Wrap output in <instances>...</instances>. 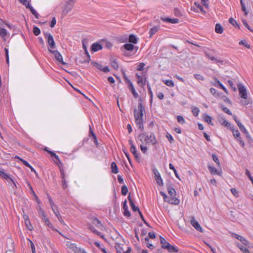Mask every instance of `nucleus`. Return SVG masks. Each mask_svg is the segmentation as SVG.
<instances>
[{"label":"nucleus","mask_w":253,"mask_h":253,"mask_svg":"<svg viewBox=\"0 0 253 253\" xmlns=\"http://www.w3.org/2000/svg\"><path fill=\"white\" fill-rule=\"evenodd\" d=\"M145 108L141 102H138L137 109H135L134 110L135 122L137 127L140 129L141 131L144 129V122L142 117Z\"/></svg>","instance_id":"1"},{"label":"nucleus","mask_w":253,"mask_h":253,"mask_svg":"<svg viewBox=\"0 0 253 253\" xmlns=\"http://www.w3.org/2000/svg\"><path fill=\"white\" fill-rule=\"evenodd\" d=\"M138 138L142 144L154 145L157 143L156 136L153 132L149 135L146 132L141 133L138 135Z\"/></svg>","instance_id":"2"},{"label":"nucleus","mask_w":253,"mask_h":253,"mask_svg":"<svg viewBox=\"0 0 253 253\" xmlns=\"http://www.w3.org/2000/svg\"><path fill=\"white\" fill-rule=\"evenodd\" d=\"M239 94L242 98L245 99L244 101H242V104L246 106L250 103L249 101L247 99L248 94L247 90L245 86L240 84L238 85Z\"/></svg>","instance_id":"3"},{"label":"nucleus","mask_w":253,"mask_h":253,"mask_svg":"<svg viewBox=\"0 0 253 253\" xmlns=\"http://www.w3.org/2000/svg\"><path fill=\"white\" fill-rule=\"evenodd\" d=\"M48 51L54 54L56 60L62 65H66L67 63L63 61V57L61 53L57 50H52L48 48Z\"/></svg>","instance_id":"4"},{"label":"nucleus","mask_w":253,"mask_h":253,"mask_svg":"<svg viewBox=\"0 0 253 253\" xmlns=\"http://www.w3.org/2000/svg\"><path fill=\"white\" fill-rule=\"evenodd\" d=\"M45 37L47 39V43L51 48H54L55 47V43L52 36L48 33L44 34Z\"/></svg>","instance_id":"5"},{"label":"nucleus","mask_w":253,"mask_h":253,"mask_svg":"<svg viewBox=\"0 0 253 253\" xmlns=\"http://www.w3.org/2000/svg\"><path fill=\"white\" fill-rule=\"evenodd\" d=\"M92 64L97 69L104 73H108L110 71V69L107 66H103L102 64L96 62H92Z\"/></svg>","instance_id":"6"},{"label":"nucleus","mask_w":253,"mask_h":253,"mask_svg":"<svg viewBox=\"0 0 253 253\" xmlns=\"http://www.w3.org/2000/svg\"><path fill=\"white\" fill-rule=\"evenodd\" d=\"M128 144L130 146V151L131 153L134 155L136 159H139V156L138 154L137 153V151L136 147L133 144V142L132 140H128Z\"/></svg>","instance_id":"7"},{"label":"nucleus","mask_w":253,"mask_h":253,"mask_svg":"<svg viewBox=\"0 0 253 253\" xmlns=\"http://www.w3.org/2000/svg\"><path fill=\"white\" fill-rule=\"evenodd\" d=\"M66 246L67 248L72 251L75 253L76 251L77 250L79 247H77V245L75 243H73L70 241H67L66 242Z\"/></svg>","instance_id":"8"},{"label":"nucleus","mask_w":253,"mask_h":253,"mask_svg":"<svg viewBox=\"0 0 253 253\" xmlns=\"http://www.w3.org/2000/svg\"><path fill=\"white\" fill-rule=\"evenodd\" d=\"M191 225L198 231L203 232V229L200 226V224L197 221L194 217L191 220Z\"/></svg>","instance_id":"9"},{"label":"nucleus","mask_w":253,"mask_h":253,"mask_svg":"<svg viewBox=\"0 0 253 253\" xmlns=\"http://www.w3.org/2000/svg\"><path fill=\"white\" fill-rule=\"evenodd\" d=\"M137 78V83L139 85L143 86L145 85L146 81V78L142 76H140L138 73L136 74Z\"/></svg>","instance_id":"10"},{"label":"nucleus","mask_w":253,"mask_h":253,"mask_svg":"<svg viewBox=\"0 0 253 253\" xmlns=\"http://www.w3.org/2000/svg\"><path fill=\"white\" fill-rule=\"evenodd\" d=\"M161 19L165 22L173 24L177 23L179 22V20L177 18H170L169 17H161Z\"/></svg>","instance_id":"11"},{"label":"nucleus","mask_w":253,"mask_h":253,"mask_svg":"<svg viewBox=\"0 0 253 253\" xmlns=\"http://www.w3.org/2000/svg\"><path fill=\"white\" fill-rule=\"evenodd\" d=\"M123 208L124 210V215L126 217H129L130 216V213L128 211V207L126 204V201L125 200L123 203Z\"/></svg>","instance_id":"12"},{"label":"nucleus","mask_w":253,"mask_h":253,"mask_svg":"<svg viewBox=\"0 0 253 253\" xmlns=\"http://www.w3.org/2000/svg\"><path fill=\"white\" fill-rule=\"evenodd\" d=\"M208 168L211 174H217L219 176H221V172L218 171L215 168L211 166H208Z\"/></svg>","instance_id":"13"},{"label":"nucleus","mask_w":253,"mask_h":253,"mask_svg":"<svg viewBox=\"0 0 253 253\" xmlns=\"http://www.w3.org/2000/svg\"><path fill=\"white\" fill-rule=\"evenodd\" d=\"M233 118H234V120L236 122L238 127H239L240 130L242 132L246 131V128H245L244 126L240 122V121L238 119L237 117L234 115Z\"/></svg>","instance_id":"14"},{"label":"nucleus","mask_w":253,"mask_h":253,"mask_svg":"<svg viewBox=\"0 0 253 253\" xmlns=\"http://www.w3.org/2000/svg\"><path fill=\"white\" fill-rule=\"evenodd\" d=\"M88 228L93 233L100 236L101 238L104 239L105 236L103 235H102L100 232L98 231L93 226L89 224L88 225Z\"/></svg>","instance_id":"15"},{"label":"nucleus","mask_w":253,"mask_h":253,"mask_svg":"<svg viewBox=\"0 0 253 253\" xmlns=\"http://www.w3.org/2000/svg\"><path fill=\"white\" fill-rule=\"evenodd\" d=\"M236 245L243 253H251L250 251L248 249V247L242 245L241 244L239 243H236Z\"/></svg>","instance_id":"16"},{"label":"nucleus","mask_w":253,"mask_h":253,"mask_svg":"<svg viewBox=\"0 0 253 253\" xmlns=\"http://www.w3.org/2000/svg\"><path fill=\"white\" fill-rule=\"evenodd\" d=\"M167 202L169 204L174 205H178L180 203L179 200L175 198V196L171 197L170 199H168Z\"/></svg>","instance_id":"17"},{"label":"nucleus","mask_w":253,"mask_h":253,"mask_svg":"<svg viewBox=\"0 0 253 253\" xmlns=\"http://www.w3.org/2000/svg\"><path fill=\"white\" fill-rule=\"evenodd\" d=\"M128 201L129 202L130 206V207L131 208L132 210L133 211H139V209L138 207H137V206L135 205L134 203L133 202L132 200L131 199V197H130V195H129L128 196Z\"/></svg>","instance_id":"18"},{"label":"nucleus","mask_w":253,"mask_h":253,"mask_svg":"<svg viewBox=\"0 0 253 253\" xmlns=\"http://www.w3.org/2000/svg\"><path fill=\"white\" fill-rule=\"evenodd\" d=\"M102 46L101 44H100L98 43H97V42L93 43L92 44L91 47V50L94 52H96L98 50H100L102 49Z\"/></svg>","instance_id":"19"},{"label":"nucleus","mask_w":253,"mask_h":253,"mask_svg":"<svg viewBox=\"0 0 253 253\" xmlns=\"http://www.w3.org/2000/svg\"><path fill=\"white\" fill-rule=\"evenodd\" d=\"M128 87L129 89L130 90V91L131 92V93H132L133 96L135 98L138 97V96H139L138 94L135 91V90L134 89V87L133 86V85L132 83H130V84H128Z\"/></svg>","instance_id":"20"},{"label":"nucleus","mask_w":253,"mask_h":253,"mask_svg":"<svg viewBox=\"0 0 253 253\" xmlns=\"http://www.w3.org/2000/svg\"><path fill=\"white\" fill-rule=\"evenodd\" d=\"M52 211H53V212L54 213L55 215H56V216L58 218L59 221L62 223H63L64 221H63V219L62 218V217L60 215L59 211L57 209V207L56 208L53 209Z\"/></svg>","instance_id":"21"},{"label":"nucleus","mask_w":253,"mask_h":253,"mask_svg":"<svg viewBox=\"0 0 253 253\" xmlns=\"http://www.w3.org/2000/svg\"><path fill=\"white\" fill-rule=\"evenodd\" d=\"M8 32L6 29L0 27V36L3 40H5Z\"/></svg>","instance_id":"22"},{"label":"nucleus","mask_w":253,"mask_h":253,"mask_svg":"<svg viewBox=\"0 0 253 253\" xmlns=\"http://www.w3.org/2000/svg\"><path fill=\"white\" fill-rule=\"evenodd\" d=\"M72 9V6L66 5L62 11V15L65 16L67 15Z\"/></svg>","instance_id":"23"},{"label":"nucleus","mask_w":253,"mask_h":253,"mask_svg":"<svg viewBox=\"0 0 253 253\" xmlns=\"http://www.w3.org/2000/svg\"><path fill=\"white\" fill-rule=\"evenodd\" d=\"M123 47L126 50L129 51H132L135 48V46L133 44H131V43H126L123 45Z\"/></svg>","instance_id":"24"},{"label":"nucleus","mask_w":253,"mask_h":253,"mask_svg":"<svg viewBox=\"0 0 253 253\" xmlns=\"http://www.w3.org/2000/svg\"><path fill=\"white\" fill-rule=\"evenodd\" d=\"M203 119L204 121L207 122L209 124L213 125V124L212 123V118L208 114H204L203 115Z\"/></svg>","instance_id":"25"},{"label":"nucleus","mask_w":253,"mask_h":253,"mask_svg":"<svg viewBox=\"0 0 253 253\" xmlns=\"http://www.w3.org/2000/svg\"><path fill=\"white\" fill-rule=\"evenodd\" d=\"M0 176L4 179L9 180L10 181V179H12L7 173H6L4 170H0Z\"/></svg>","instance_id":"26"},{"label":"nucleus","mask_w":253,"mask_h":253,"mask_svg":"<svg viewBox=\"0 0 253 253\" xmlns=\"http://www.w3.org/2000/svg\"><path fill=\"white\" fill-rule=\"evenodd\" d=\"M160 241L162 245V247L164 249H166L167 246H169L170 244L163 237L161 236H160Z\"/></svg>","instance_id":"27"},{"label":"nucleus","mask_w":253,"mask_h":253,"mask_svg":"<svg viewBox=\"0 0 253 253\" xmlns=\"http://www.w3.org/2000/svg\"><path fill=\"white\" fill-rule=\"evenodd\" d=\"M111 170L113 173H115V174L118 173L119 171H118V167L115 162H112L111 163Z\"/></svg>","instance_id":"28"},{"label":"nucleus","mask_w":253,"mask_h":253,"mask_svg":"<svg viewBox=\"0 0 253 253\" xmlns=\"http://www.w3.org/2000/svg\"><path fill=\"white\" fill-rule=\"evenodd\" d=\"M167 189L168 193L171 197L175 196V190L171 186H168Z\"/></svg>","instance_id":"29"},{"label":"nucleus","mask_w":253,"mask_h":253,"mask_svg":"<svg viewBox=\"0 0 253 253\" xmlns=\"http://www.w3.org/2000/svg\"><path fill=\"white\" fill-rule=\"evenodd\" d=\"M215 31L218 34H221L223 33V28L220 24L217 23L215 25Z\"/></svg>","instance_id":"30"},{"label":"nucleus","mask_w":253,"mask_h":253,"mask_svg":"<svg viewBox=\"0 0 253 253\" xmlns=\"http://www.w3.org/2000/svg\"><path fill=\"white\" fill-rule=\"evenodd\" d=\"M128 41L134 44H135L137 42V39L136 37L133 34H131L129 35Z\"/></svg>","instance_id":"31"},{"label":"nucleus","mask_w":253,"mask_h":253,"mask_svg":"<svg viewBox=\"0 0 253 253\" xmlns=\"http://www.w3.org/2000/svg\"><path fill=\"white\" fill-rule=\"evenodd\" d=\"M166 249H167L168 251L171 253H176L178 252V250L174 246H171L170 244L167 246Z\"/></svg>","instance_id":"32"},{"label":"nucleus","mask_w":253,"mask_h":253,"mask_svg":"<svg viewBox=\"0 0 253 253\" xmlns=\"http://www.w3.org/2000/svg\"><path fill=\"white\" fill-rule=\"evenodd\" d=\"M28 8H29L30 9L31 13L35 16L36 18H37V19L39 18V13L31 5H30Z\"/></svg>","instance_id":"33"},{"label":"nucleus","mask_w":253,"mask_h":253,"mask_svg":"<svg viewBox=\"0 0 253 253\" xmlns=\"http://www.w3.org/2000/svg\"><path fill=\"white\" fill-rule=\"evenodd\" d=\"M47 198L48 199V201H49V204L52 208V210L55 209V208H56L57 207L55 205V204H54V203L53 202L51 197H50V196L48 194H47Z\"/></svg>","instance_id":"34"},{"label":"nucleus","mask_w":253,"mask_h":253,"mask_svg":"<svg viewBox=\"0 0 253 253\" xmlns=\"http://www.w3.org/2000/svg\"><path fill=\"white\" fill-rule=\"evenodd\" d=\"M158 30H159V27H157V26H154V27L151 28L149 31V34H150V37H152L153 35L156 34L158 32Z\"/></svg>","instance_id":"35"},{"label":"nucleus","mask_w":253,"mask_h":253,"mask_svg":"<svg viewBox=\"0 0 253 253\" xmlns=\"http://www.w3.org/2000/svg\"><path fill=\"white\" fill-rule=\"evenodd\" d=\"M206 56L211 60L213 61L216 63H221L222 61L219 59H216L213 56H211L209 54L206 53Z\"/></svg>","instance_id":"36"},{"label":"nucleus","mask_w":253,"mask_h":253,"mask_svg":"<svg viewBox=\"0 0 253 253\" xmlns=\"http://www.w3.org/2000/svg\"><path fill=\"white\" fill-rule=\"evenodd\" d=\"M155 180L157 182V183L160 185V186H163V179L160 174L158 176H157L155 177Z\"/></svg>","instance_id":"37"},{"label":"nucleus","mask_w":253,"mask_h":253,"mask_svg":"<svg viewBox=\"0 0 253 253\" xmlns=\"http://www.w3.org/2000/svg\"><path fill=\"white\" fill-rule=\"evenodd\" d=\"M92 223L98 228H100L102 226L100 221L96 217L93 218Z\"/></svg>","instance_id":"38"},{"label":"nucleus","mask_w":253,"mask_h":253,"mask_svg":"<svg viewBox=\"0 0 253 253\" xmlns=\"http://www.w3.org/2000/svg\"><path fill=\"white\" fill-rule=\"evenodd\" d=\"M199 112H200V110L198 107H192V113L194 116L197 117L199 115Z\"/></svg>","instance_id":"39"},{"label":"nucleus","mask_w":253,"mask_h":253,"mask_svg":"<svg viewBox=\"0 0 253 253\" xmlns=\"http://www.w3.org/2000/svg\"><path fill=\"white\" fill-rule=\"evenodd\" d=\"M239 241H240L242 243V245H245V246H247L248 247H250L249 242L243 237L241 236Z\"/></svg>","instance_id":"40"},{"label":"nucleus","mask_w":253,"mask_h":253,"mask_svg":"<svg viewBox=\"0 0 253 253\" xmlns=\"http://www.w3.org/2000/svg\"><path fill=\"white\" fill-rule=\"evenodd\" d=\"M229 21L230 23H231L233 26H234L235 27L239 28V25L237 23L236 20H235L233 18H230L229 19Z\"/></svg>","instance_id":"41"},{"label":"nucleus","mask_w":253,"mask_h":253,"mask_svg":"<svg viewBox=\"0 0 253 253\" xmlns=\"http://www.w3.org/2000/svg\"><path fill=\"white\" fill-rule=\"evenodd\" d=\"M111 65L116 70H117L119 68V64L116 60L111 61Z\"/></svg>","instance_id":"42"},{"label":"nucleus","mask_w":253,"mask_h":253,"mask_svg":"<svg viewBox=\"0 0 253 253\" xmlns=\"http://www.w3.org/2000/svg\"><path fill=\"white\" fill-rule=\"evenodd\" d=\"M48 153L49 154H50L51 155V156L52 157H54L58 162V163L61 165V161L59 159V157H58V156L57 155H56L54 152H53V151H48Z\"/></svg>","instance_id":"43"},{"label":"nucleus","mask_w":253,"mask_h":253,"mask_svg":"<svg viewBox=\"0 0 253 253\" xmlns=\"http://www.w3.org/2000/svg\"><path fill=\"white\" fill-rule=\"evenodd\" d=\"M163 82L167 85L169 87H173L174 85V84L172 80H164Z\"/></svg>","instance_id":"44"},{"label":"nucleus","mask_w":253,"mask_h":253,"mask_svg":"<svg viewBox=\"0 0 253 253\" xmlns=\"http://www.w3.org/2000/svg\"><path fill=\"white\" fill-rule=\"evenodd\" d=\"M36 209L38 212L39 215H40L41 214H43L44 213L43 210L42 208L41 205H37L36 207Z\"/></svg>","instance_id":"45"},{"label":"nucleus","mask_w":253,"mask_h":253,"mask_svg":"<svg viewBox=\"0 0 253 253\" xmlns=\"http://www.w3.org/2000/svg\"><path fill=\"white\" fill-rule=\"evenodd\" d=\"M240 3H241L242 11H243L244 12L245 15H247L248 13L246 10L245 4L243 2V0H240Z\"/></svg>","instance_id":"46"},{"label":"nucleus","mask_w":253,"mask_h":253,"mask_svg":"<svg viewBox=\"0 0 253 253\" xmlns=\"http://www.w3.org/2000/svg\"><path fill=\"white\" fill-rule=\"evenodd\" d=\"M15 158V159H18L20 160L22 162L23 165H24L25 166H26L27 167H30V166L31 165L27 161L22 159V158H20L19 156H16Z\"/></svg>","instance_id":"47"},{"label":"nucleus","mask_w":253,"mask_h":253,"mask_svg":"<svg viewBox=\"0 0 253 253\" xmlns=\"http://www.w3.org/2000/svg\"><path fill=\"white\" fill-rule=\"evenodd\" d=\"M122 194L123 195L126 196L128 192V189L126 185H124L122 186L121 188Z\"/></svg>","instance_id":"48"},{"label":"nucleus","mask_w":253,"mask_h":253,"mask_svg":"<svg viewBox=\"0 0 253 253\" xmlns=\"http://www.w3.org/2000/svg\"><path fill=\"white\" fill-rule=\"evenodd\" d=\"M25 225L26 226V227L27 228V229L29 230H32L33 229V226L32 225L31 223V222L30 220H26V222H25Z\"/></svg>","instance_id":"49"},{"label":"nucleus","mask_w":253,"mask_h":253,"mask_svg":"<svg viewBox=\"0 0 253 253\" xmlns=\"http://www.w3.org/2000/svg\"><path fill=\"white\" fill-rule=\"evenodd\" d=\"M19 1L27 8L31 5L28 0H19Z\"/></svg>","instance_id":"50"},{"label":"nucleus","mask_w":253,"mask_h":253,"mask_svg":"<svg viewBox=\"0 0 253 253\" xmlns=\"http://www.w3.org/2000/svg\"><path fill=\"white\" fill-rule=\"evenodd\" d=\"M235 139L239 142L240 145L241 146L242 148L245 147V144L244 142L242 140L241 135L239 136V137L235 138Z\"/></svg>","instance_id":"51"},{"label":"nucleus","mask_w":253,"mask_h":253,"mask_svg":"<svg viewBox=\"0 0 253 253\" xmlns=\"http://www.w3.org/2000/svg\"><path fill=\"white\" fill-rule=\"evenodd\" d=\"M177 121L179 123L181 124H184L185 123L184 119L182 116L180 115L177 116Z\"/></svg>","instance_id":"52"},{"label":"nucleus","mask_w":253,"mask_h":253,"mask_svg":"<svg viewBox=\"0 0 253 253\" xmlns=\"http://www.w3.org/2000/svg\"><path fill=\"white\" fill-rule=\"evenodd\" d=\"M33 33H34V35H36V36H38L41 33L40 29L38 27H36V26H35L33 28Z\"/></svg>","instance_id":"53"},{"label":"nucleus","mask_w":253,"mask_h":253,"mask_svg":"<svg viewBox=\"0 0 253 253\" xmlns=\"http://www.w3.org/2000/svg\"><path fill=\"white\" fill-rule=\"evenodd\" d=\"M232 133L234 138L239 137V136L241 135L238 129H232Z\"/></svg>","instance_id":"54"},{"label":"nucleus","mask_w":253,"mask_h":253,"mask_svg":"<svg viewBox=\"0 0 253 253\" xmlns=\"http://www.w3.org/2000/svg\"><path fill=\"white\" fill-rule=\"evenodd\" d=\"M62 186L63 189H66L68 187V183L65 178H61Z\"/></svg>","instance_id":"55"},{"label":"nucleus","mask_w":253,"mask_h":253,"mask_svg":"<svg viewBox=\"0 0 253 253\" xmlns=\"http://www.w3.org/2000/svg\"><path fill=\"white\" fill-rule=\"evenodd\" d=\"M239 44L240 45H244L245 47L249 49L251 47L250 44H248L245 40L241 41L240 42H239Z\"/></svg>","instance_id":"56"},{"label":"nucleus","mask_w":253,"mask_h":253,"mask_svg":"<svg viewBox=\"0 0 253 253\" xmlns=\"http://www.w3.org/2000/svg\"><path fill=\"white\" fill-rule=\"evenodd\" d=\"M216 83L217 84L226 92L227 93V90L226 87L223 85V84L218 80L216 79Z\"/></svg>","instance_id":"57"},{"label":"nucleus","mask_w":253,"mask_h":253,"mask_svg":"<svg viewBox=\"0 0 253 253\" xmlns=\"http://www.w3.org/2000/svg\"><path fill=\"white\" fill-rule=\"evenodd\" d=\"M194 77L198 81H203L204 80L203 76L200 74H195L194 75Z\"/></svg>","instance_id":"58"},{"label":"nucleus","mask_w":253,"mask_h":253,"mask_svg":"<svg viewBox=\"0 0 253 253\" xmlns=\"http://www.w3.org/2000/svg\"><path fill=\"white\" fill-rule=\"evenodd\" d=\"M145 242H147V247L150 249H153L154 248V246L153 244L151 243H148L149 241V238L148 237L145 238Z\"/></svg>","instance_id":"59"},{"label":"nucleus","mask_w":253,"mask_h":253,"mask_svg":"<svg viewBox=\"0 0 253 253\" xmlns=\"http://www.w3.org/2000/svg\"><path fill=\"white\" fill-rule=\"evenodd\" d=\"M145 64L144 63H140L137 67V70L138 71H143Z\"/></svg>","instance_id":"60"},{"label":"nucleus","mask_w":253,"mask_h":253,"mask_svg":"<svg viewBox=\"0 0 253 253\" xmlns=\"http://www.w3.org/2000/svg\"><path fill=\"white\" fill-rule=\"evenodd\" d=\"M194 4L197 7V8H198L200 10L201 12L203 13L206 12L205 10L204 9L203 6L201 4H199L198 2H195Z\"/></svg>","instance_id":"61"},{"label":"nucleus","mask_w":253,"mask_h":253,"mask_svg":"<svg viewBox=\"0 0 253 253\" xmlns=\"http://www.w3.org/2000/svg\"><path fill=\"white\" fill-rule=\"evenodd\" d=\"M166 137L170 143H172L174 141L173 137L172 136V135L168 133L166 135Z\"/></svg>","instance_id":"62"},{"label":"nucleus","mask_w":253,"mask_h":253,"mask_svg":"<svg viewBox=\"0 0 253 253\" xmlns=\"http://www.w3.org/2000/svg\"><path fill=\"white\" fill-rule=\"evenodd\" d=\"M230 190H231L232 194L234 196H235V197L238 196V191L235 188H232Z\"/></svg>","instance_id":"63"},{"label":"nucleus","mask_w":253,"mask_h":253,"mask_svg":"<svg viewBox=\"0 0 253 253\" xmlns=\"http://www.w3.org/2000/svg\"><path fill=\"white\" fill-rule=\"evenodd\" d=\"M75 253H87L84 249L81 248H78L77 250Z\"/></svg>","instance_id":"64"}]
</instances>
